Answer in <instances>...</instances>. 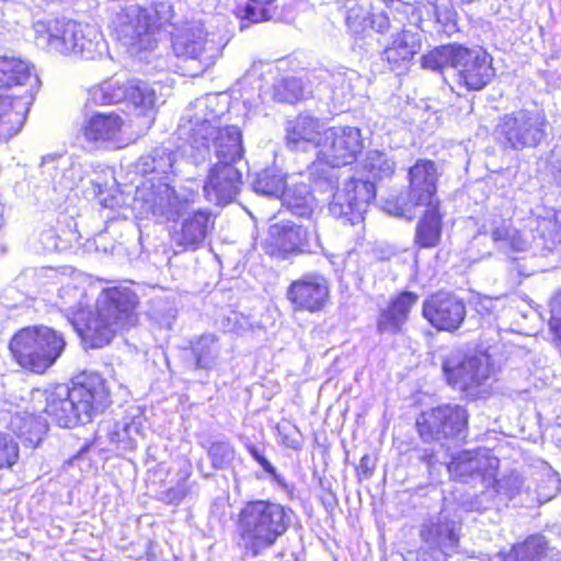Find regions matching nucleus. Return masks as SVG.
Returning a JSON list of instances; mask_svg holds the SVG:
<instances>
[{"label":"nucleus","instance_id":"20","mask_svg":"<svg viewBox=\"0 0 561 561\" xmlns=\"http://www.w3.org/2000/svg\"><path fill=\"white\" fill-rule=\"evenodd\" d=\"M490 236L493 245L505 254L526 252L536 242V236L531 234L527 222L523 227H515L508 219L492 218L480 228L473 242L478 243L481 237Z\"/></svg>","mask_w":561,"mask_h":561},{"label":"nucleus","instance_id":"11","mask_svg":"<svg viewBox=\"0 0 561 561\" xmlns=\"http://www.w3.org/2000/svg\"><path fill=\"white\" fill-rule=\"evenodd\" d=\"M226 45L224 38L201 21L186 22L172 36L174 54L197 64L196 73L215 65Z\"/></svg>","mask_w":561,"mask_h":561},{"label":"nucleus","instance_id":"47","mask_svg":"<svg viewBox=\"0 0 561 561\" xmlns=\"http://www.w3.org/2000/svg\"><path fill=\"white\" fill-rule=\"evenodd\" d=\"M302 82L295 77L277 81L273 88L274 100L278 102L295 103L302 96Z\"/></svg>","mask_w":561,"mask_h":561},{"label":"nucleus","instance_id":"15","mask_svg":"<svg viewBox=\"0 0 561 561\" xmlns=\"http://www.w3.org/2000/svg\"><path fill=\"white\" fill-rule=\"evenodd\" d=\"M375 195V183L370 179L351 178L336 187L329 211L333 217L354 226L364 220V214Z\"/></svg>","mask_w":561,"mask_h":561},{"label":"nucleus","instance_id":"6","mask_svg":"<svg viewBox=\"0 0 561 561\" xmlns=\"http://www.w3.org/2000/svg\"><path fill=\"white\" fill-rule=\"evenodd\" d=\"M227 102L222 94H206L186 108L179 125V138L185 139L182 153L194 164L208 159V133L226 113Z\"/></svg>","mask_w":561,"mask_h":561},{"label":"nucleus","instance_id":"43","mask_svg":"<svg viewBox=\"0 0 561 561\" xmlns=\"http://www.w3.org/2000/svg\"><path fill=\"white\" fill-rule=\"evenodd\" d=\"M285 184V174L276 168L262 170L256 174L252 183L256 193L272 197L280 196L286 187Z\"/></svg>","mask_w":561,"mask_h":561},{"label":"nucleus","instance_id":"61","mask_svg":"<svg viewBox=\"0 0 561 561\" xmlns=\"http://www.w3.org/2000/svg\"><path fill=\"white\" fill-rule=\"evenodd\" d=\"M417 561H426V559L422 556Z\"/></svg>","mask_w":561,"mask_h":561},{"label":"nucleus","instance_id":"30","mask_svg":"<svg viewBox=\"0 0 561 561\" xmlns=\"http://www.w3.org/2000/svg\"><path fill=\"white\" fill-rule=\"evenodd\" d=\"M122 117L116 113H96L82 125L84 139L96 147L114 145L119 139Z\"/></svg>","mask_w":561,"mask_h":561},{"label":"nucleus","instance_id":"40","mask_svg":"<svg viewBox=\"0 0 561 561\" xmlns=\"http://www.w3.org/2000/svg\"><path fill=\"white\" fill-rule=\"evenodd\" d=\"M175 156L167 148L153 149L149 154L144 156L137 163V169L144 174H156L158 178L168 176L173 173Z\"/></svg>","mask_w":561,"mask_h":561},{"label":"nucleus","instance_id":"19","mask_svg":"<svg viewBox=\"0 0 561 561\" xmlns=\"http://www.w3.org/2000/svg\"><path fill=\"white\" fill-rule=\"evenodd\" d=\"M451 478L463 483L480 481L489 489L499 469V459L486 449L463 450L453 456L447 466Z\"/></svg>","mask_w":561,"mask_h":561},{"label":"nucleus","instance_id":"5","mask_svg":"<svg viewBox=\"0 0 561 561\" xmlns=\"http://www.w3.org/2000/svg\"><path fill=\"white\" fill-rule=\"evenodd\" d=\"M422 66L442 73L453 70L456 82L469 91L482 90L495 76L492 57L483 48L459 44L436 47L423 56Z\"/></svg>","mask_w":561,"mask_h":561},{"label":"nucleus","instance_id":"55","mask_svg":"<svg viewBox=\"0 0 561 561\" xmlns=\"http://www.w3.org/2000/svg\"><path fill=\"white\" fill-rule=\"evenodd\" d=\"M373 468L374 463L371 458L367 455L363 456L357 468L358 472L364 477H368L371 473Z\"/></svg>","mask_w":561,"mask_h":561},{"label":"nucleus","instance_id":"39","mask_svg":"<svg viewBox=\"0 0 561 561\" xmlns=\"http://www.w3.org/2000/svg\"><path fill=\"white\" fill-rule=\"evenodd\" d=\"M190 343L197 368L211 369L217 365L221 345L216 334L205 333L193 339Z\"/></svg>","mask_w":561,"mask_h":561},{"label":"nucleus","instance_id":"24","mask_svg":"<svg viewBox=\"0 0 561 561\" xmlns=\"http://www.w3.org/2000/svg\"><path fill=\"white\" fill-rule=\"evenodd\" d=\"M241 183V172L236 165L217 162L204 183L205 197L216 205H226L236 198Z\"/></svg>","mask_w":561,"mask_h":561},{"label":"nucleus","instance_id":"21","mask_svg":"<svg viewBox=\"0 0 561 561\" xmlns=\"http://www.w3.org/2000/svg\"><path fill=\"white\" fill-rule=\"evenodd\" d=\"M286 298L294 311L320 312L330 302L329 282L321 274H305L289 284Z\"/></svg>","mask_w":561,"mask_h":561},{"label":"nucleus","instance_id":"28","mask_svg":"<svg viewBox=\"0 0 561 561\" xmlns=\"http://www.w3.org/2000/svg\"><path fill=\"white\" fill-rule=\"evenodd\" d=\"M460 524L450 519L445 511L428 518L422 525L420 536L431 546L438 547L444 554L454 551L459 543Z\"/></svg>","mask_w":561,"mask_h":561},{"label":"nucleus","instance_id":"17","mask_svg":"<svg viewBox=\"0 0 561 561\" xmlns=\"http://www.w3.org/2000/svg\"><path fill=\"white\" fill-rule=\"evenodd\" d=\"M468 412L459 404H443L423 412L417 420L422 437L440 439L463 438L467 433Z\"/></svg>","mask_w":561,"mask_h":561},{"label":"nucleus","instance_id":"51","mask_svg":"<svg viewBox=\"0 0 561 561\" xmlns=\"http://www.w3.org/2000/svg\"><path fill=\"white\" fill-rule=\"evenodd\" d=\"M187 492L186 479H182L174 486L164 491L161 495V500L170 505H179L186 496Z\"/></svg>","mask_w":561,"mask_h":561},{"label":"nucleus","instance_id":"36","mask_svg":"<svg viewBox=\"0 0 561 561\" xmlns=\"http://www.w3.org/2000/svg\"><path fill=\"white\" fill-rule=\"evenodd\" d=\"M283 205L300 218L312 219L318 208L317 201L305 183L286 186L280 195Z\"/></svg>","mask_w":561,"mask_h":561},{"label":"nucleus","instance_id":"54","mask_svg":"<svg viewBox=\"0 0 561 561\" xmlns=\"http://www.w3.org/2000/svg\"><path fill=\"white\" fill-rule=\"evenodd\" d=\"M249 454L260 463L264 471H272V463L263 456L261 450L254 445H248Z\"/></svg>","mask_w":561,"mask_h":561},{"label":"nucleus","instance_id":"42","mask_svg":"<svg viewBox=\"0 0 561 561\" xmlns=\"http://www.w3.org/2000/svg\"><path fill=\"white\" fill-rule=\"evenodd\" d=\"M547 542L542 536L528 537L523 543H518L508 552H500L501 561H537L546 552Z\"/></svg>","mask_w":561,"mask_h":561},{"label":"nucleus","instance_id":"10","mask_svg":"<svg viewBox=\"0 0 561 561\" xmlns=\"http://www.w3.org/2000/svg\"><path fill=\"white\" fill-rule=\"evenodd\" d=\"M547 127L543 112L518 108L500 116L493 135L503 149L520 151L539 146L547 137Z\"/></svg>","mask_w":561,"mask_h":561},{"label":"nucleus","instance_id":"29","mask_svg":"<svg viewBox=\"0 0 561 561\" xmlns=\"http://www.w3.org/2000/svg\"><path fill=\"white\" fill-rule=\"evenodd\" d=\"M207 133L208 153L210 152V146H213L218 163L234 165L237 161L243 158L244 150L239 127L234 125L225 128L216 127L215 129H207Z\"/></svg>","mask_w":561,"mask_h":561},{"label":"nucleus","instance_id":"45","mask_svg":"<svg viewBox=\"0 0 561 561\" xmlns=\"http://www.w3.org/2000/svg\"><path fill=\"white\" fill-rule=\"evenodd\" d=\"M145 430L144 419L141 415L125 419L121 423H116L110 432V440L113 443L124 444V447L133 448L137 435L142 436Z\"/></svg>","mask_w":561,"mask_h":561},{"label":"nucleus","instance_id":"59","mask_svg":"<svg viewBox=\"0 0 561 561\" xmlns=\"http://www.w3.org/2000/svg\"><path fill=\"white\" fill-rule=\"evenodd\" d=\"M43 171H49L50 168H55V158L54 157H45L42 162Z\"/></svg>","mask_w":561,"mask_h":561},{"label":"nucleus","instance_id":"56","mask_svg":"<svg viewBox=\"0 0 561 561\" xmlns=\"http://www.w3.org/2000/svg\"><path fill=\"white\" fill-rule=\"evenodd\" d=\"M265 472L268 473L271 476L272 480L275 483H277L280 488H283V489L287 488L285 479L276 472V469L274 468L273 465H272V471H265Z\"/></svg>","mask_w":561,"mask_h":561},{"label":"nucleus","instance_id":"52","mask_svg":"<svg viewBox=\"0 0 561 561\" xmlns=\"http://www.w3.org/2000/svg\"><path fill=\"white\" fill-rule=\"evenodd\" d=\"M73 42L77 44V46L75 47V49L71 53L73 55H78L84 59H95L96 57L102 55V51L104 48V41H103L102 35H101L100 44L96 46L95 51L89 53L83 48L82 44H84V42H85V38L83 36H76V39Z\"/></svg>","mask_w":561,"mask_h":561},{"label":"nucleus","instance_id":"48","mask_svg":"<svg viewBox=\"0 0 561 561\" xmlns=\"http://www.w3.org/2000/svg\"><path fill=\"white\" fill-rule=\"evenodd\" d=\"M207 454L215 469H225L234 459V448L229 442H214L207 448Z\"/></svg>","mask_w":561,"mask_h":561},{"label":"nucleus","instance_id":"22","mask_svg":"<svg viewBox=\"0 0 561 561\" xmlns=\"http://www.w3.org/2000/svg\"><path fill=\"white\" fill-rule=\"evenodd\" d=\"M437 180L438 171L435 162L417 160L409 170V204L404 208H399L397 216L411 219L415 215L414 207L438 203L436 197Z\"/></svg>","mask_w":561,"mask_h":561},{"label":"nucleus","instance_id":"44","mask_svg":"<svg viewBox=\"0 0 561 561\" xmlns=\"http://www.w3.org/2000/svg\"><path fill=\"white\" fill-rule=\"evenodd\" d=\"M363 169L371 180H382L394 173L396 162L386 152L371 150L367 152L363 161Z\"/></svg>","mask_w":561,"mask_h":561},{"label":"nucleus","instance_id":"27","mask_svg":"<svg viewBox=\"0 0 561 561\" xmlns=\"http://www.w3.org/2000/svg\"><path fill=\"white\" fill-rule=\"evenodd\" d=\"M419 295L412 291H402L390 300L388 306L380 310L377 318V332L379 334L397 335L403 331L412 308L417 304Z\"/></svg>","mask_w":561,"mask_h":561},{"label":"nucleus","instance_id":"16","mask_svg":"<svg viewBox=\"0 0 561 561\" xmlns=\"http://www.w3.org/2000/svg\"><path fill=\"white\" fill-rule=\"evenodd\" d=\"M317 158L331 168L352 164L362 152L363 137L356 127L337 126L323 131Z\"/></svg>","mask_w":561,"mask_h":561},{"label":"nucleus","instance_id":"4","mask_svg":"<svg viewBox=\"0 0 561 561\" xmlns=\"http://www.w3.org/2000/svg\"><path fill=\"white\" fill-rule=\"evenodd\" d=\"M173 13L168 1L158 2L153 8L127 3L115 12L111 27L130 54L153 51L158 39L156 30L172 24Z\"/></svg>","mask_w":561,"mask_h":561},{"label":"nucleus","instance_id":"18","mask_svg":"<svg viewBox=\"0 0 561 561\" xmlns=\"http://www.w3.org/2000/svg\"><path fill=\"white\" fill-rule=\"evenodd\" d=\"M381 0H346L344 20L350 34L365 38L370 31L383 34L390 28V20Z\"/></svg>","mask_w":561,"mask_h":561},{"label":"nucleus","instance_id":"32","mask_svg":"<svg viewBox=\"0 0 561 561\" xmlns=\"http://www.w3.org/2000/svg\"><path fill=\"white\" fill-rule=\"evenodd\" d=\"M38 79L26 61L15 57L0 56V90L24 88L23 92H26L32 89L34 95Z\"/></svg>","mask_w":561,"mask_h":561},{"label":"nucleus","instance_id":"25","mask_svg":"<svg viewBox=\"0 0 561 561\" xmlns=\"http://www.w3.org/2000/svg\"><path fill=\"white\" fill-rule=\"evenodd\" d=\"M32 103V89L14 95H0V141H8L21 130Z\"/></svg>","mask_w":561,"mask_h":561},{"label":"nucleus","instance_id":"37","mask_svg":"<svg viewBox=\"0 0 561 561\" xmlns=\"http://www.w3.org/2000/svg\"><path fill=\"white\" fill-rule=\"evenodd\" d=\"M9 427L31 447L37 446L48 430L45 420L26 411L14 413L10 419Z\"/></svg>","mask_w":561,"mask_h":561},{"label":"nucleus","instance_id":"58","mask_svg":"<svg viewBox=\"0 0 561 561\" xmlns=\"http://www.w3.org/2000/svg\"><path fill=\"white\" fill-rule=\"evenodd\" d=\"M42 273L44 274L45 277L53 279V280H59V278H60V274L58 273V271H56L51 267L43 268Z\"/></svg>","mask_w":561,"mask_h":561},{"label":"nucleus","instance_id":"14","mask_svg":"<svg viewBox=\"0 0 561 561\" xmlns=\"http://www.w3.org/2000/svg\"><path fill=\"white\" fill-rule=\"evenodd\" d=\"M319 247L316 228L313 231H309L307 227L289 220L271 225L264 241L265 252L279 260H287L301 253H311Z\"/></svg>","mask_w":561,"mask_h":561},{"label":"nucleus","instance_id":"57","mask_svg":"<svg viewBox=\"0 0 561 561\" xmlns=\"http://www.w3.org/2000/svg\"><path fill=\"white\" fill-rule=\"evenodd\" d=\"M69 172L71 173L69 179L70 184H73L77 180H81L80 165H76L72 163Z\"/></svg>","mask_w":561,"mask_h":561},{"label":"nucleus","instance_id":"49","mask_svg":"<svg viewBox=\"0 0 561 561\" xmlns=\"http://www.w3.org/2000/svg\"><path fill=\"white\" fill-rule=\"evenodd\" d=\"M18 458V444L9 434L0 432V469L12 467Z\"/></svg>","mask_w":561,"mask_h":561},{"label":"nucleus","instance_id":"53","mask_svg":"<svg viewBox=\"0 0 561 561\" xmlns=\"http://www.w3.org/2000/svg\"><path fill=\"white\" fill-rule=\"evenodd\" d=\"M549 167L554 180L561 183V144L556 145L551 150Z\"/></svg>","mask_w":561,"mask_h":561},{"label":"nucleus","instance_id":"3","mask_svg":"<svg viewBox=\"0 0 561 561\" xmlns=\"http://www.w3.org/2000/svg\"><path fill=\"white\" fill-rule=\"evenodd\" d=\"M293 523V511L280 503H245L236 518L234 542L244 556L255 558L272 548Z\"/></svg>","mask_w":561,"mask_h":561},{"label":"nucleus","instance_id":"34","mask_svg":"<svg viewBox=\"0 0 561 561\" xmlns=\"http://www.w3.org/2000/svg\"><path fill=\"white\" fill-rule=\"evenodd\" d=\"M560 213H548L543 217L529 218L527 220L528 229L536 236V242L533 243L538 250L551 251L557 244L561 243V218Z\"/></svg>","mask_w":561,"mask_h":561},{"label":"nucleus","instance_id":"13","mask_svg":"<svg viewBox=\"0 0 561 561\" xmlns=\"http://www.w3.org/2000/svg\"><path fill=\"white\" fill-rule=\"evenodd\" d=\"M89 95L95 104H112L127 102L139 114L151 116L157 103V91L152 84L139 79L104 81L89 90Z\"/></svg>","mask_w":561,"mask_h":561},{"label":"nucleus","instance_id":"31","mask_svg":"<svg viewBox=\"0 0 561 561\" xmlns=\"http://www.w3.org/2000/svg\"><path fill=\"white\" fill-rule=\"evenodd\" d=\"M322 125L320 121L309 115H299L296 119L288 122L286 127L287 146L293 150L318 151V142L321 141Z\"/></svg>","mask_w":561,"mask_h":561},{"label":"nucleus","instance_id":"33","mask_svg":"<svg viewBox=\"0 0 561 561\" xmlns=\"http://www.w3.org/2000/svg\"><path fill=\"white\" fill-rule=\"evenodd\" d=\"M490 485H492L491 490L482 492L471 502L470 508L472 511L483 512L489 510L493 504V500L491 499L493 493L506 500H513L517 495H525V481L517 472H511L499 480L494 479L489 486Z\"/></svg>","mask_w":561,"mask_h":561},{"label":"nucleus","instance_id":"2","mask_svg":"<svg viewBox=\"0 0 561 561\" xmlns=\"http://www.w3.org/2000/svg\"><path fill=\"white\" fill-rule=\"evenodd\" d=\"M38 394L45 399V413L66 428L90 423L110 404V390L98 373L83 374L71 388L57 385Z\"/></svg>","mask_w":561,"mask_h":561},{"label":"nucleus","instance_id":"35","mask_svg":"<svg viewBox=\"0 0 561 561\" xmlns=\"http://www.w3.org/2000/svg\"><path fill=\"white\" fill-rule=\"evenodd\" d=\"M419 35L411 31H402L392 43L385 48L382 59L386 60L391 69H400L409 62L420 49Z\"/></svg>","mask_w":561,"mask_h":561},{"label":"nucleus","instance_id":"26","mask_svg":"<svg viewBox=\"0 0 561 561\" xmlns=\"http://www.w3.org/2000/svg\"><path fill=\"white\" fill-rule=\"evenodd\" d=\"M213 228L211 213L198 209L183 218L180 227L174 230L172 240L182 250H196L205 242Z\"/></svg>","mask_w":561,"mask_h":561},{"label":"nucleus","instance_id":"60","mask_svg":"<svg viewBox=\"0 0 561 561\" xmlns=\"http://www.w3.org/2000/svg\"><path fill=\"white\" fill-rule=\"evenodd\" d=\"M284 444L290 448L297 449L299 447V442L296 439H290L288 437L284 438Z\"/></svg>","mask_w":561,"mask_h":561},{"label":"nucleus","instance_id":"38","mask_svg":"<svg viewBox=\"0 0 561 561\" xmlns=\"http://www.w3.org/2000/svg\"><path fill=\"white\" fill-rule=\"evenodd\" d=\"M424 206L426 207L425 213L415 230V243L421 248H434L439 243L442 233L438 203Z\"/></svg>","mask_w":561,"mask_h":561},{"label":"nucleus","instance_id":"12","mask_svg":"<svg viewBox=\"0 0 561 561\" xmlns=\"http://www.w3.org/2000/svg\"><path fill=\"white\" fill-rule=\"evenodd\" d=\"M36 41L39 46L60 54H71L77 44L76 36L85 38L83 48L87 51H95L100 44L101 33L91 24L78 23L71 20H51L35 24Z\"/></svg>","mask_w":561,"mask_h":561},{"label":"nucleus","instance_id":"1","mask_svg":"<svg viewBox=\"0 0 561 561\" xmlns=\"http://www.w3.org/2000/svg\"><path fill=\"white\" fill-rule=\"evenodd\" d=\"M94 298V287L84 279L72 278L58 291L57 307L90 348L103 347L115 334L137 323L136 294L127 287L103 289L93 310H87Z\"/></svg>","mask_w":561,"mask_h":561},{"label":"nucleus","instance_id":"7","mask_svg":"<svg viewBox=\"0 0 561 561\" xmlns=\"http://www.w3.org/2000/svg\"><path fill=\"white\" fill-rule=\"evenodd\" d=\"M154 176L146 180L136 190L133 208L139 216L164 220H176L186 214L199 197L198 185L187 181L178 188L159 181Z\"/></svg>","mask_w":561,"mask_h":561},{"label":"nucleus","instance_id":"41","mask_svg":"<svg viewBox=\"0 0 561 561\" xmlns=\"http://www.w3.org/2000/svg\"><path fill=\"white\" fill-rule=\"evenodd\" d=\"M534 481H528L525 489V500L522 504L533 505L534 503L543 504L552 500L560 491V480L550 468L545 470L540 483L537 482L536 489L531 490Z\"/></svg>","mask_w":561,"mask_h":561},{"label":"nucleus","instance_id":"50","mask_svg":"<svg viewBox=\"0 0 561 561\" xmlns=\"http://www.w3.org/2000/svg\"><path fill=\"white\" fill-rule=\"evenodd\" d=\"M59 237L53 228L44 229L36 237L38 247L35 245V248L43 252H54L59 250Z\"/></svg>","mask_w":561,"mask_h":561},{"label":"nucleus","instance_id":"46","mask_svg":"<svg viewBox=\"0 0 561 561\" xmlns=\"http://www.w3.org/2000/svg\"><path fill=\"white\" fill-rule=\"evenodd\" d=\"M275 9L272 8L271 2H263L260 0H250L237 9V15L241 19V28L248 26V23H259L268 21L273 18Z\"/></svg>","mask_w":561,"mask_h":561},{"label":"nucleus","instance_id":"8","mask_svg":"<svg viewBox=\"0 0 561 561\" xmlns=\"http://www.w3.org/2000/svg\"><path fill=\"white\" fill-rule=\"evenodd\" d=\"M66 346L62 334L48 327H28L10 341L9 348L22 367L43 374L61 356Z\"/></svg>","mask_w":561,"mask_h":561},{"label":"nucleus","instance_id":"9","mask_svg":"<svg viewBox=\"0 0 561 561\" xmlns=\"http://www.w3.org/2000/svg\"><path fill=\"white\" fill-rule=\"evenodd\" d=\"M443 374L450 387L477 398L494 375V366L486 352L454 350L443 362Z\"/></svg>","mask_w":561,"mask_h":561},{"label":"nucleus","instance_id":"23","mask_svg":"<svg viewBox=\"0 0 561 561\" xmlns=\"http://www.w3.org/2000/svg\"><path fill=\"white\" fill-rule=\"evenodd\" d=\"M422 313L437 330L454 332L466 318V306L453 294L437 293L423 302Z\"/></svg>","mask_w":561,"mask_h":561}]
</instances>
